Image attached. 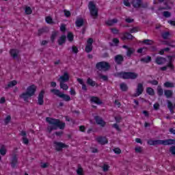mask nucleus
<instances>
[{"mask_svg": "<svg viewBox=\"0 0 175 175\" xmlns=\"http://www.w3.org/2000/svg\"><path fill=\"white\" fill-rule=\"evenodd\" d=\"M21 136H23V144H28L29 143V141L28 140V138L25 137L27 135V133L25 131H22L21 133Z\"/></svg>", "mask_w": 175, "mask_h": 175, "instance_id": "412c9836", "label": "nucleus"}, {"mask_svg": "<svg viewBox=\"0 0 175 175\" xmlns=\"http://www.w3.org/2000/svg\"><path fill=\"white\" fill-rule=\"evenodd\" d=\"M60 88L64 90L65 91L69 90V86L65 83V82H60Z\"/></svg>", "mask_w": 175, "mask_h": 175, "instance_id": "7c9ffc66", "label": "nucleus"}, {"mask_svg": "<svg viewBox=\"0 0 175 175\" xmlns=\"http://www.w3.org/2000/svg\"><path fill=\"white\" fill-rule=\"evenodd\" d=\"M140 5H142L141 0H134L133 1V6H134V8H140Z\"/></svg>", "mask_w": 175, "mask_h": 175, "instance_id": "a878e982", "label": "nucleus"}, {"mask_svg": "<svg viewBox=\"0 0 175 175\" xmlns=\"http://www.w3.org/2000/svg\"><path fill=\"white\" fill-rule=\"evenodd\" d=\"M70 95H72L73 96H75V95H76V90H75V89L71 88L70 90Z\"/></svg>", "mask_w": 175, "mask_h": 175, "instance_id": "13d9d810", "label": "nucleus"}, {"mask_svg": "<svg viewBox=\"0 0 175 175\" xmlns=\"http://www.w3.org/2000/svg\"><path fill=\"white\" fill-rule=\"evenodd\" d=\"M77 174L78 175H83V168H78L77 170Z\"/></svg>", "mask_w": 175, "mask_h": 175, "instance_id": "5fc2aeb1", "label": "nucleus"}, {"mask_svg": "<svg viewBox=\"0 0 175 175\" xmlns=\"http://www.w3.org/2000/svg\"><path fill=\"white\" fill-rule=\"evenodd\" d=\"M113 152H115V154H121V149L117 148L113 149Z\"/></svg>", "mask_w": 175, "mask_h": 175, "instance_id": "4d7b16f0", "label": "nucleus"}, {"mask_svg": "<svg viewBox=\"0 0 175 175\" xmlns=\"http://www.w3.org/2000/svg\"><path fill=\"white\" fill-rule=\"evenodd\" d=\"M103 172H109V169H110V166L107 164H104L102 167Z\"/></svg>", "mask_w": 175, "mask_h": 175, "instance_id": "ea45409f", "label": "nucleus"}, {"mask_svg": "<svg viewBox=\"0 0 175 175\" xmlns=\"http://www.w3.org/2000/svg\"><path fill=\"white\" fill-rule=\"evenodd\" d=\"M97 142L100 143V144H107V139L105 137H97Z\"/></svg>", "mask_w": 175, "mask_h": 175, "instance_id": "dca6fc26", "label": "nucleus"}, {"mask_svg": "<svg viewBox=\"0 0 175 175\" xmlns=\"http://www.w3.org/2000/svg\"><path fill=\"white\" fill-rule=\"evenodd\" d=\"M135 53V49L133 48H129L127 49L126 55L127 57H131Z\"/></svg>", "mask_w": 175, "mask_h": 175, "instance_id": "473e14b6", "label": "nucleus"}, {"mask_svg": "<svg viewBox=\"0 0 175 175\" xmlns=\"http://www.w3.org/2000/svg\"><path fill=\"white\" fill-rule=\"evenodd\" d=\"M168 23H170V25H172V27H175V21H168Z\"/></svg>", "mask_w": 175, "mask_h": 175, "instance_id": "0e129e2a", "label": "nucleus"}, {"mask_svg": "<svg viewBox=\"0 0 175 175\" xmlns=\"http://www.w3.org/2000/svg\"><path fill=\"white\" fill-rule=\"evenodd\" d=\"M95 120L96 124H98V125H100V126H105V125H106V122L103 121V119H102V118H99L98 116H96L95 118Z\"/></svg>", "mask_w": 175, "mask_h": 175, "instance_id": "2eb2a0df", "label": "nucleus"}, {"mask_svg": "<svg viewBox=\"0 0 175 175\" xmlns=\"http://www.w3.org/2000/svg\"><path fill=\"white\" fill-rule=\"evenodd\" d=\"M162 36L163 39H167L170 36V33L169 32H164L162 33Z\"/></svg>", "mask_w": 175, "mask_h": 175, "instance_id": "a18cd8bd", "label": "nucleus"}, {"mask_svg": "<svg viewBox=\"0 0 175 175\" xmlns=\"http://www.w3.org/2000/svg\"><path fill=\"white\" fill-rule=\"evenodd\" d=\"M77 81L82 85V90H83V91H87V85L84 84V81L83 79H77Z\"/></svg>", "mask_w": 175, "mask_h": 175, "instance_id": "5701e85b", "label": "nucleus"}, {"mask_svg": "<svg viewBox=\"0 0 175 175\" xmlns=\"http://www.w3.org/2000/svg\"><path fill=\"white\" fill-rule=\"evenodd\" d=\"M43 98H44V90H42L38 95V105H43V103H44V100H43Z\"/></svg>", "mask_w": 175, "mask_h": 175, "instance_id": "4468645a", "label": "nucleus"}, {"mask_svg": "<svg viewBox=\"0 0 175 175\" xmlns=\"http://www.w3.org/2000/svg\"><path fill=\"white\" fill-rule=\"evenodd\" d=\"M47 166H49V163H42V164H41V167H42V168H46V167H47Z\"/></svg>", "mask_w": 175, "mask_h": 175, "instance_id": "052dcab7", "label": "nucleus"}, {"mask_svg": "<svg viewBox=\"0 0 175 175\" xmlns=\"http://www.w3.org/2000/svg\"><path fill=\"white\" fill-rule=\"evenodd\" d=\"M7 150L6 148L5 147V146H2L0 148V154L1 155H2V157H5V155H6V152H7Z\"/></svg>", "mask_w": 175, "mask_h": 175, "instance_id": "cd10ccee", "label": "nucleus"}, {"mask_svg": "<svg viewBox=\"0 0 175 175\" xmlns=\"http://www.w3.org/2000/svg\"><path fill=\"white\" fill-rule=\"evenodd\" d=\"M88 8L90 12V14L93 18H96L98 17V8L95 5V3L90 1L88 5Z\"/></svg>", "mask_w": 175, "mask_h": 175, "instance_id": "423d86ee", "label": "nucleus"}, {"mask_svg": "<svg viewBox=\"0 0 175 175\" xmlns=\"http://www.w3.org/2000/svg\"><path fill=\"white\" fill-rule=\"evenodd\" d=\"M75 24H76L77 27H81L83 25V24H84V20H83V18H78L77 19Z\"/></svg>", "mask_w": 175, "mask_h": 175, "instance_id": "393cba45", "label": "nucleus"}, {"mask_svg": "<svg viewBox=\"0 0 175 175\" xmlns=\"http://www.w3.org/2000/svg\"><path fill=\"white\" fill-rule=\"evenodd\" d=\"M65 29H66L65 25H62L60 27V31H62V32H64Z\"/></svg>", "mask_w": 175, "mask_h": 175, "instance_id": "774afa93", "label": "nucleus"}, {"mask_svg": "<svg viewBox=\"0 0 175 175\" xmlns=\"http://www.w3.org/2000/svg\"><path fill=\"white\" fill-rule=\"evenodd\" d=\"M120 90H122V91H127L128 86L125 83H121L120 84Z\"/></svg>", "mask_w": 175, "mask_h": 175, "instance_id": "58836bf2", "label": "nucleus"}, {"mask_svg": "<svg viewBox=\"0 0 175 175\" xmlns=\"http://www.w3.org/2000/svg\"><path fill=\"white\" fill-rule=\"evenodd\" d=\"M67 39L68 42H73V33H68L67 35Z\"/></svg>", "mask_w": 175, "mask_h": 175, "instance_id": "4c0bfd02", "label": "nucleus"}, {"mask_svg": "<svg viewBox=\"0 0 175 175\" xmlns=\"http://www.w3.org/2000/svg\"><path fill=\"white\" fill-rule=\"evenodd\" d=\"M17 157L14 156L12 157V161H11V166L12 167H16V166H17Z\"/></svg>", "mask_w": 175, "mask_h": 175, "instance_id": "b1692460", "label": "nucleus"}, {"mask_svg": "<svg viewBox=\"0 0 175 175\" xmlns=\"http://www.w3.org/2000/svg\"><path fill=\"white\" fill-rule=\"evenodd\" d=\"M168 61L170 63L167 64V66L161 68V70H166L167 68H170L171 70H173L174 69V66H173V61L175 59V55L172 56H167Z\"/></svg>", "mask_w": 175, "mask_h": 175, "instance_id": "6e6552de", "label": "nucleus"}, {"mask_svg": "<svg viewBox=\"0 0 175 175\" xmlns=\"http://www.w3.org/2000/svg\"><path fill=\"white\" fill-rule=\"evenodd\" d=\"M10 120H12V118L10 117V116H8L5 118L4 122H5V124H9V122H10Z\"/></svg>", "mask_w": 175, "mask_h": 175, "instance_id": "603ef678", "label": "nucleus"}, {"mask_svg": "<svg viewBox=\"0 0 175 175\" xmlns=\"http://www.w3.org/2000/svg\"><path fill=\"white\" fill-rule=\"evenodd\" d=\"M148 144H150V146H157V144H163V146H169L170 144H175V140L174 139H166V140L150 139L148 142Z\"/></svg>", "mask_w": 175, "mask_h": 175, "instance_id": "7ed1b4c3", "label": "nucleus"}, {"mask_svg": "<svg viewBox=\"0 0 175 175\" xmlns=\"http://www.w3.org/2000/svg\"><path fill=\"white\" fill-rule=\"evenodd\" d=\"M163 15L164 16V17H166L167 18L172 16V14L167 11H165L163 13Z\"/></svg>", "mask_w": 175, "mask_h": 175, "instance_id": "49530a36", "label": "nucleus"}, {"mask_svg": "<svg viewBox=\"0 0 175 175\" xmlns=\"http://www.w3.org/2000/svg\"><path fill=\"white\" fill-rule=\"evenodd\" d=\"M94 42V40H92V38H89L87 40V44H86V46H85V51L86 53H91V51H92V43Z\"/></svg>", "mask_w": 175, "mask_h": 175, "instance_id": "9b49d317", "label": "nucleus"}, {"mask_svg": "<svg viewBox=\"0 0 175 175\" xmlns=\"http://www.w3.org/2000/svg\"><path fill=\"white\" fill-rule=\"evenodd\" d=\"M51 92H53L55 95L59 96V98H62L65 102H69L70 100V96L65 94L57 89L51 90Z\"/></svg>", "mask_w": 175, "mask_h": 175, "instance_id": "39448f33", "label": "nucleus"}, {"mask_svg": "<svg viewBox=\"0 0 175 175\" xmlns=\"http://www.w3.org/2000/svg\"><path fill=\"white\" fill-rule=\"evenodd\" d=\"M100 78H101L104 81H106L107 80V76L106 75H100Z\"/></svg>", "mask_w": 175, "mask_h": 175, "instance_id": "680f3d73", "label": "nucleus"}, {"mask_svg": "<svg viewBox=\"0 0 175 175\" xmlns=\"http://www.w3.org/2000/svg\"><path fill=\"white\" fill-rule=\"evenodd\" d=\"M149 83H150V84H152L153 85H157L158 81L154 80V81H150Z\"/></svg>", "mask_w": 175, "mask_h": 175, "instance_id": "e2e57ef3", "label": "nucleus"}, {"mask_svg": "<svg viewBox=\"0 0 175 175\" xmlns=\"http://www.w3.org/2000/svg\"><path fill=\"white\" fill-rule=\"evenodd\" d=\"M165 62H166V59L163 57H159L156 58V63L158 65H162L163 64H165Z\"/></svg>", "mask_w": 175, "mask_h": 175, "instance_id": "a211bd4d", "label": "nucleus"}, {"mask_svg": "<svg viewBox=\"0 0 175 175\" xmlns=\"http://www.w3.org/2000/svg\"><path fill=\"white\" fill-rule=\"evenodd\" d=\"M115 61L116 64H121L124 61V57L121 55H117L115 57Z\"/></svg>", "mask_w": 175, "mask_h": 175, "instance_id": "4be33fe9", "label": "nucleus"}, {"mask_svg": "<svg viewBox=\"0 0 175 175\" xmlns=\"http://www.w3.org/2000/svg\"><path fill=\"white\" fill-rule=\"evenodd\" d=\"M143 149L140 146H137L135 148V152H142Z\"/></svg>", "mask_w": 175, "mask_h": 175, "instance_id": "6e6d98bb", "label": "nucleus"}, {"mask_svg": "<svg viewBox=\"0 0 175 175\" xmlns=\"http://www.w3.org/2000/svg\"><path fill=\"white\" fill-rule=\"evenodd\" d=\"M123 3L125 6L129 8L131 6V3H129V0H124Z\"/></svg>", "mask_w": 175, "mask_h": 175, "instance_id": "864d4df0", "label": "nucleus"}, {"mask_svg": "<svg viewBox=\"0 0 175 175\" xmlns=\"http://www.w3.org/2000/svg\"><path fill=\"white\" fill-rule=\"evenodd\" d=\"M113 127L115 128L116 130L120 131V127L118 126V124H113Z\"/></svg>", "mask_w": 175, "mask_h": 175, "instance_id": "69168bd1", "label": "nucleus"}, {"mask_svg": "<svg viewBox=\"0 0 175 175\" xmlns=\"http://www.w3.org/2000/svg\"><path fill=\"white\" fill-rule=\"evenodd\" d=\"M35 92H36V86L35 85H31L27 87L26 92L23 93L20 96L25 102H28L29 98L35 95Z\"/></svg>", "mask_w": 175, "mask_h": 175, "instance_id": "f03ea898", "label": "nucleus"}, {"mask_svg": "<svg viewBox=\"0 0 175 175\" xmlns=\"http://www.w3.org/2000/svg\"><path fill=\"white\" fill-rule=\"evenodd\" d=\"M66 40V36H62L58 40L59 44H64L65 43V41Z\"/></svg>", "mask_w": 175, "mask_h": 175, "instance_id": "c756f323", "label": "nucleus"}, {"mask_svg": "<svg viewBox=\"0 0 175 175\" xmlns=\"http://www.w3.org/2000/svg\"><path fill=\"white\" fill-rule=\"evenodd\" d=\"M164 87L166 88H173L174 87V83L173 82L167 81L164 83Z\"/></svg>", "mask_w": 175, "mask_h": 175, "instance_id": "c85d7f7f", "label": "nucleus"}, {"mask_svg": "<svg viewBox=\"0 0 175 175\" xmlns=\"http://www.w3.org/2000/svg\"><path fill=\"white\" fill-rule=\"evenodd\" d=\"M17 84V81H12L8 83V87L10 88V87H14V85H16Z\"/></svg>", "mask_w": 175, "mask_h": 175, "instance_id": "37998d69", "label": "nucleus"}, {"mask_svg": "<svg viewBox=\"0 0 175 175\" xmlns=\"http://www.w3.org/2000/svg\"><path fill=\"white\" fill-rule=\"evenodd\" d=\"M131 33H135L136 32H139V28L138 27H133V29H130Z\"/></svg>", "mask_w": 175, "mask_h": 175, "instance_id": "de8ad7c7", "label": "nucleus"}, {"mask_svg": "<svg viewBox=\"0 0 175 175\" xmlns=\"http://www.w3.org/2000/svg\"><path fill=\"white\" fill-rule=\"evenodd\" d=\"M90 100L92 103H96V105H100L102 103V101L98 97H92Z\"/></svg>", "mask_w": 175, "mask_h": 175, "instance_id": "aec40b11", "label": "nucleus"}, {"mask_svg": "<svg viewBox=\"0 0 175 175\" xmlns=\"http://www.w3.org/2000/svg\"><path fill=\"white\" fill-rule=\"evenodd\" d=\"M170 49L169 48H165L164 49H161V51H159V54H160L161 55H163L165 51H169Z\"/></svg>", "mask_w": 175, "mask_h": 175, "instance_id": "8fccbe9b", "label": "nucleus"}, {"mask_svg": "<svg viewBox=\"0 0 175 175\" xmlns=\"http://www.w3.org/2000/svg\"><path fill=\"white\" fill-rule=\"evenodd\" d=\"M96 68L98 70H109L110 69V64L106 62H100L96 64Z\"/></svg>", "mask_w": 175, "mask_h": 175, "instance_id": "0eeeda50", "label": "nucleus"}, {"mask_svg": "<svg viewBox=\"0 0 175 175\" xmlns=\"http://www.w3.org/2000/svg\"><path fill=\"white\" fill-rule=\"evenodd\" d=\"M10 54L12 58H17L18 55V51L16 49H11L10 51Z\"/></svg>", "mask_w": 175, "mask_h": 175, "instance_id": "6ab92c4d", "label": "nucleus"}, {"mask_svg": "<svg viewBox=\"0 0 175 175\" xmlns=\"http://www.w3.org/2000/svg\"><path fill=\"white\" fill-rule=\"evenodd\" d=\"M122 40H126V39L132 40L133 39V36H132L129 33H123V36L122 37Z\"/></svg>", "mask_w": 175, "mask_h": 175, "instance_id": "f3484780", "label": "nucleus"}, {"mask_svg": "<svg viewBox=\"0 0 175 175\" xmlns=\"http://www.w3.org/2000/svg\"><path fill=\"white\" fill-rule=\"evenodd\" d=\"M137 76L136 72H120L118 74V77H120V79H131L132 80L137 79Z\"/></svg>", "mask_w": 175, "mask_h": 175, "instance_id": "20e7f679", "label": "nucleus"}, {"mask_svg": "<svg viewBox=\"0 0 175 175\" xmlns=\"http://www.w3.org/2000/svg\"><path fill=\"white\" fill-rule=\"evenodd\" d=\"M25 14H31L32 13V9H31V7L26 6L25 8Z\"/></svg>", "mask_w": 175, "mask_h": 175, "instance_id": "f704fd0d", "label": "nucleus"}, {"mask_svg": "<svg viewBox=\"0 0 175 175\" xmlns=\"http://www.w3.org/2000/svg\"><path fill=\"white\" fill-rule=\"evenodd\" d=\"M154 3H160L161 5H164V7L160 8L159 10H169L170 9V5H167V2L165 0H156L154 1Z\"/></svg>", "mask_w": 175, "mask_h": 175, "instance_id": "1a4fd4ad", "label": "nucleus"}, {"mask_svg": "<svg viewBox=\"0 0 175 175\" xmlns=\"http://www.w3.org/2000/svg\"><path fill=\"white\" fill-rule=\"evenodd\" d=\"M142 62H144L145 64H148V62H151V57L147 56L146 57H143L141 59Z\"/></svg>", "mask_w": 175, "mask_h": 175, "instance_id": "2f4dec72", "label": "nucleus"}, {"mask_svg": "<svg viewBox=\"0 0 175 175\" xmlns=\"http://www.w3.org/2000/svg\"><path fill=\"white\" fill-rule=\"evenodd\" d=\"M118 20L114 18V19H111V20H108L106 22L107 25H114V24L118 23Z\"/></svg>", "mask_w": 175, "mask_h": 175, "instance_id": "bb28decb", "label": "nucleus"}, {"mask_svg": "<svg viewBox=\"0 0 175 175\" xmlns=\"http://www.w3.org/2000/svg\"><path fill=\"white\" fill-rule=\"evenodd\" d=\"M87 83L89 85H91V87H95V81L90 78L88 79Z\"/></svg>", "mask_w": 175, "mask_h": 175, "instance_id": "c9c22d12", "label": "nucleus"}, {"mask_svg": "<svg viewBox=\"0 0 175 175\" xmlns=\"http://www.w3.org/2000/svg\"><path fill=\"white\" fill-rule=\"evenodd\" d=\"M72 51L75 54H77V53H79V49H77V46H73L72 48Z\"/></svg>", "mask_w": 175, "mask_h": 175, "instance_id": "3c124183", "label": "nucleus"}, {"mask_svg": "<svg viewBox=\"0 0 175 175\" xmlns=\"http://www.w3.org/2000/svg\"><path fill=\"white\" fill-rule=\"evenodd\" d=\"M59 83H66L69 81V73L68 72H64L63 75L60 76L58 79Z\"/></svg>", "mask_w": 175, "mask_h": 175, "instance_id": "9d476101", "label": "nucleus"}, {"mask_svg": "<svg viewBox=\"0 0 175 175\" xmlns=\"http://www.w3.org/2000/svg\"><path fill=\"white\" fill-rule=\"evenodd\" d=\"M57 35H58V32H57V31H53L52 33V35H51V39L52 42H54V40L55 39V38H57Z\"/></svg>", "mask_w": 175, "mask_h": 175, "instance_id": "79ce46f5", "label": "nucleus"}, {"mask_svg": "<svg viewBox=\"0 0 175 175\" xmlns=\"http://www.w3.org/2000/svg\"><path fill=\"white\" fill-rule=\"evenodd\" d=\"M157 94L159 95V96L163 95V90L161 89V86H158L157 88Z\"/></svg>", "mask_w": 175, "mask_h": 175, "instance_id": "a19ab883", "label": "nucleus"}, {"mask_svg": "<svg viewBox=\"0 0 175 175\" xmlns=\"http://www.w3.org/2000/svg\"><path fill=\"white\" fill-rule=\"evenodd\" d=\"M46 22L47 24H54V22H53V18H51L50 16H47L46 18Z\"/></svg>", "mask_w": 175, "mask_h": 175, "instance_id": "c03bdc74", "label": "nucleus"}, {"mask_svg": "<svg viewBox=\"0 0 175 175\" xmlns=\"http://www.w3.org/2000/svg\"><path fill=\"white\" fill-rule=\"evenodd\" d=\"M143 91H144V88H143L142 83H138L136 93L135 94V96H140L142 94H143Z\"/></svg>", "mask_w": 175, "mask_h": 175, "instance_id": "f8f14e48", "label": "nucleus"}, {"mask_svg": "<svg viewBox=\"0 0 175 175\" xmlns=\"http://www.w3.org/2000/svg\"><path fill=\"white\" fill-rule=\"evenodd\" d=\"M54 147L56 148L57 151H61V150L68 146L62 142H54Z\"/></svg>", "mask_w": 175, "mask_h": 175, "instance_id": "ddd939ff", "label": "nucleus"}, {"mask_svg": "<svg viewBox=\"0 0 175 175\" xmlns=\"http://www.w3.org/2000/svg\"><path fill=\"white\" fill-rule=\"evenodd\" d=\"M164 94L166 98H172V95H173V92L171 90H165Z\"/></svg>", "mask_w": 175, "mask_h": 175, "instance_id": "72a5a7b5", "label": "nucleus"}, {"mask_svg": "<svg viewBox=\"0 0 175 175\" xmlns=\"http://www.w3.org/2000/svg\"><path fill=\"white\" fill-rule=\"evenodd\" d=\"M126 23H133V19L130 18H126Z\"/></svg>", "mask_w": 175, "mask_h": 175, "instance_id": "338daca9", "label": "nucleus"}, {"mask_svg": "<svg viewBox=\"0 0 175 175\" xmlns=\"http://www.w3.org/2000/svg\"><path fill=\"white\" fill-rule=\"evenodd\" d=\"M64 14L66 17H70V12L68 10H64Z\"/></svg>", "mask_w": 175, "mask_h": 175, "instance_id": "bf43d9fd", "label": "nucleus"}, {"mask_svg": "<svg viewBox=\"0 0 175 175\" xmlns=\"http://www.w3.org/2000/svg\"><path fill=\"white\" fill-rule=\"evenodd\" d=\"M46 121L49 124L48 126V131L49 133H51V131L57 129V128H59V129H64V128H65V123L61 122L59 120L48 117L46 118Z\"/></svg>", "mask_w": 175, "mask_h": 175, "instance_id": "f257e3e1", "label": "nucleus"}, {"mask_svg": "<svg viewBox=\"0 0 175 175\" xmlns=\"http://www.w3.org/2000/svg\"><path fill=\"white\" fill-rule=\"evenodd\" d=\"M143 43H145V44H152V43H154V41L151 40H145L143 41Z\"/></svg>", "mask_w": 175, "mask_h": 175, "instance_id": "09e8293b", "label": "nucleus"}, {"mask_svg": "<svg viewBox=\"0 0 175 175\" xmlns=\"http://www.w3.org/2000/svg\"><path fill=\"white\" fill-rule=\"evenodd\" d=\"M146 92L147 94H148L149 95H154V89L151 88H148L146 89Z\"/></svg>", "mask_w": 175, "mask_h": 175, "instance_id": "e433bc0d", "label": "nucleus"}]
</instances>
